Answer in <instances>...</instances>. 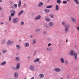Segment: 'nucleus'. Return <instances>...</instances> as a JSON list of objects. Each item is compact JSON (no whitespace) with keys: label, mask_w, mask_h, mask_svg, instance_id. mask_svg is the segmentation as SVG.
<instances>
[{"label":"nucleus","mask_w":79,"mask_h":79,"mask_svg":"<svg viewBox=\"0 0 79 79\" xmlns=\"http://www.w3.org/2000/svg\"><path fill=\"white\" fill-rule=\"evenodd\" d=\"M39 60H40L39 59V58L36 59L35 60L33 61V62L34 63H37V62H39Z\"/></svg>","instance_id":"13"},{"label":"nucleus","mask_w":79,"mask_h":79,"mask_svg":"<svg viewBox=\"0 0 79 79\" xmlns=\"http://www.w3.org/2000/svg\"><path fill=\"white\" fill-rule=\"evenodd\" d=\"M0 55H1V53L0 52Z\"/></svg>","instance_id":"57"},{"label":"nucleus","mask_w":79,"mask_h":79,"mask_svg":"<svg viewBox=\"0 0 79 79\" xmlns=\"http://www.w3.org/2000/svg\"><path fill=\"white\" fill-rule=\"evenodd\" d=\"M18 77V73L16 72L14 74V77L15 79H17Z\"/></svg>","instance_id":"6"},{"label":"nucleus","mask_w":79,"mask_h":79,"mask_svg":"<svg viewBox=\"0 0 79 79\" xmlns=\"http://www.w3.org/2000/svg\"><path fill=\"white\" fill-rule=\"evenodd\" d=\"M11 20V16H9V21H10Z\"/></svg>","instance_id":"40"},{"label":"nucleus","mask_w":79,"mask_h":79,"mask_svg":"<svg viewBox=\"0 0 79 79\" xmlns=\"http://www.w3.org/2000/svg\"><path fill=\"white\" fill-rule=\"evenodd\" d=\"M2 10V7H0V10Z\"/></svg>","instance_id":"49"},{"label":"nucleus","mask_w":79,"mask_h":79,"mask_svg":"<svg viewBox=\"0 0 79 79\" xmlns=\"http://www.w3.org/2000/svg\"><path fill=\"white\" fill-rule=\"evenodd\" d=\"M15 60H16L17 61H19V58L18 57H16L15 58Z\"/></svg>","instance_id":"33"},{"label":"nucleus","mask_w":79,"mask_h":79,"mask_svg":"<svg viewBox=\"0 0 79 79\" xmlns=\"http://www.w3.org/2000/svg\"><path fill=\"white\" fill-rule=\"evenodd\" d=\"M55 10L56 11H58L59 10V6L58 5H56Z\"/></svg>","instance_id":"10"},{"label":"nucleus","mask_w":79,"mask_h":79,"mask_svg":"<svg viewBox=\"0 0 79 79\" xmlns=\"http://www.w3.org/2000/svg\"><path fill=\"white\" fill-rule=\"evenodd\" d=\"M76 53H77L76 52H75L74 51L72 50L70 51L69 55H71V56H74Z\"/></svg>","instance_id":"3"},{"label":"nucleus","mask_w":79,"mask_h":79,"mask_svg":"<svg viewBox=\"0 0 79 79\" xmlns=\"http://www.w3.org/2000/svg\"><path fill=\"white\" fill-rule=\"evenodd\" d=\"M44 11L45 13H49L50 12V10L48 9H46L44 10Z\"/></svg>","instance_id":"21"},{"label":"nucleus","mask_w":79,"mask_h":79,"mask_svg":"<svg viewBox=\"0 0 79 79\" xmlns=\"http://www.w3.org/2000/svg\"><path fill=\"white\" fill-rule=\"evenodd\" d=\"M39 76L40 78H42L44 77V75L43 74H40L39 75Z\"/></svg>","instance_id":"14"},{"label":"nucleus","mask_w":79,"mask_h":79,"mask_svg":"<svg viewBox=\"0 0 79 79\" xmlns=\"http://www.w3.org/2000/svg\"><path fill=\"white\" fill-rule=\"evenodd\" d=\"M19 68H20V64L18 63L17 64V66L16 67V69H19Z\"/></svg>","instance_id":"11"},{"label":"nucleus","mask_w":79,"mask_h":79,"mask_svg":"<svg viewBox=\"0 0 79 79\" xmlns=\"http://www.w3.org/2000/svg\"><path fill=\"white\" fill-rule=\"evenodd\" d=\"M13 41H12L11 42V41L10 40H8L6 42V45L8 46H9L10 45H12L13 44Z\"/></svg>","instance_id":"5"},{"label":"nucleus","mask_w":79,"mask_h":79,"mask_svg":"<svg viewBox=\"0 0 79 79\" xmlns=\"http://www.w3.org/2000/svg\"><path fill=\"white\" fill-rule=\"evenodd\" d=\"M50 0H48L47 2H50Z\"/></svg>","instance_id":"54"},{"label":"nucleus","mask_w":79,"mask_h":79,"mask_svg":"<svg viewBox=\"0 0 79 79\" xmlns=\"http://www.w3.org/2000/svg\"><path fill=\"white\" fill-rule=\"evenodd\" d=\"M62 25H64V26L65 25H66V24H66V23H65V22H63L62 23Z\"/></svg>","instance_id":"35"},{"label":"nucleus","mask_w":79,"mask_h":79,"mask_svg":"<svg viewBox=\"0 0 79 79\" xmlns=\"http://www.w3.org/2000/svg\"><path fill=\"white\" fill-rule=\"evenodd\" d=\"M33 42L32 43V44H35L36 43V41L35 40H34L33 41Z\"/></svg>","instance_id":"30"},{"label":"nucleus","mask_w":79,"mask_h":79,"mask_svg":"<svg viewBox=\"0 0 79 79\" xmlns=\"http://www.w3.org/2000/svg\"><path fill=\"white\" fill-rule=\"evenodd\" d=\"M43 5H44V3H43V2H41L39 3L38 6H42Z\"/></svg>","instance_id":"15"},{"label":"nucleus","mask_w":79,"mask_h":79,"mask_svg":"<svg viewBox=\"0 0 79 79\" xmlns=\"http://www.w3.org/2000/svg\"><path fill=\"white\" fill-rule=\"evenodd\" d=\"M33 37V35H31L30 36L31 38H32Z\"/></svg>","instance_id":"48"},{"label":"nucleus","mask_w":79,"mask_h":79,"mask_svg":"<svg viewBox=\"0 0 79 79\" xmlns=\"http://www.w3.org/2000/svg\"><path fill=\"white\" fill-rule=\"evenodd\" d=\"M21 1L19 0V1L18 7H20L21 6Z\"/></svg>","instance_id":"18"},{"label":"nucleus","mask_w":79,"mask_h":79,"mask_svg":"<svg viewBox=\"0 0 79 79\" xmlns=\"http://www.w3.org/2000/svg\"><path fill=\"white\" fill-rule=\"evenodd\" d=\"M65 27L64 31L65 33H68L69 31V24H66L64 25Z\"/></svg>","instance_id":"1"},{"label":"nucleus","mask_w":79,"mask_h":79,"mask_svg":"<svg viewBox=\"0 0 79 79\" xmlns=\"http://www.w3.org/2000/svg\"><path fill=\"white\" fill-rule=\"evenodd\" d=\"M16 48H17V49L18 50H20V49L21 48V46H20V45H16Z\"/></svg>","instance_id":"16"},{"label":"nucleus","mask_w":79,"mask_h":79,"mask_svg":"<svg viewBox=\"0 0 79 79\" xmlns=\"http://www.w3.org/2000/svg\"><path fill=\"white\" fill-rule=\"evenodd\" d=\"M6 42V40H3L1 42V44L2 45H3V44H5Z\"/></svg>","instance_id":"26"},{"label":"nucleus","mask_w":79,"mask_h":79,"mask_svg":"<svg viewBox=\"0 0 79 79\" xmlns=\"http://www.w3.org/2000/svg\"><path fill=\"white\" fill-rule=\"evenodd\" d=\"M29 69L30 70L32 71H35V67H34V66L32 65H31L30 66Z\"/></svg>","instance_id":"2"},{"label":"nucleus","mask_w":79,"mask_h":79,"mask_svg":"<svg viewBox=\"0 0 79 79\" xmlns=\"http://www.w3.org/2000/svg\"><path fill=\"white\" fill-rule=\"evenodd\" d=\"M29 45V44L28 43H25L24 46L25 47H28Z\"/></svg>","instance_id":"12"},{"label":"nucleus","mask_w":79,"mask_h":79,"mask_svg":"<svg viewBox=\"0 0 79 79\" xmlns=\"http://www.w3.org/2000/svg\"><path fill=\"white\" fill-rule=\"evenodd\" d=\"M1 2H2V0H0V3H1Z\"/></svg>","instance_id":"52"},{"label":"nucleus","mask_w":79,"mask_h":79,"mask_svg":"<svg viewBox=\"0 0 79 79\" xmlns=\"http://www.w3.org/2000/svg\"><path fill=\"white\" fill-rule=\"evenodd\" d=\"M53 7V6L50 5L48 6H47L46 7V8H52Z\"/></svg>","instance_id":"28"},{"label":"nucleus","mask_w":79,"mask_h":79,"mask_svg":"<svg viewBox=\"0 0 79 79\" xmlns=\"http://www.w3.org/2000/svg\"><path fill=\"white\" fill-rule=\"evenodd\" d=\"M23 12H24V11L23 10H21L20 11V12L18 14V16H19L21 15L23 13Z\"/></svg>","instance_id":"22"},{"label":"nucleus","mask_w":79,"mask_h":79,"mask_svg":"<svg viewBox=\"0 0 79 79\" xmlns=\"http://www.w3.org/2000/svg\"><path fill=\"white\" fill-rule=\"evenodd\" d=\"M74 2L77 4V5H79V3L78 1L77 0H74Z\"/></svg>","instance_id":"32"},{"label":"nucleus","mask_w":79,"mask_h":79,"mask_svg":"<svg viewBox=\"0 0 79 79\" xmlns=\"http://www.w3.org/2000/svg\"><path fill=\"white\" fill-rule=\"evenodd\" d=\"M68 64V62L67 60H65V65H67V64Z\"/></svg>","instance_id":"34"},{"label":"nucleus","mask_w":79,"mask_h":79,"mask_svg":"<svg viewBox=\"0 0 79 79\" xmlns=\"http://www.w3.org/2000/svg\"><path fill=\"white\" fill-rule=\"evenodd\" d=\"M54 71L56 72H60L61 69L59 68H56L54 69Z\"/></svg>","instance_id":"7"},{"label":"nucleus","mask_w":79,"mask_h":79,"mask_svg":"<svg viewBox=\"0 0 79 79\" xmlns=\"http://www.w3.org/2000/svg\"><path fill=\"white\" fill-rule=\"evenodd\" d=\"M51 45H52V44H51V43H49L48 44V47H50Z\"/></svg>","instance_id":"44"},{"label":"nucleus","mask_w":79,"mask_h":79,"mask_svg":"<svg viewBox=\"0 0 79 79\" xmlns=\"http://www.w3.org/2000/svg\"><path fill=\"white\" fill-rule=\"evenodd\" d=\"M35 31L36 32H39V31H40V29H35Z\"/></svg>","instance_id":"38"},{"label":"nucleus","mask_w":79,"mask_h":79,"mask_svg":"<svg viewBox=\"0 0 79 79\" xmlns=\"http://www.w3.org/2000/svg\"><path fill=\"white\" fill-rule=\"evenodd\" d=\"M71 19L74 23H76L77 21L76 19H74L73 17H71Z\"/></svg>","instance_id":"8"},{"label":"nucleus","mask_w":79,"mask_h":79,"mask_svg":"<svg viewBox=\"0 0 79 79\" xmlns=\"http://www.w3.org/2000/svg\"><path fill=\"white\" fill-rule=\"evenodd\" d=\"M46 50L48 52H50V51H51L52 50V49L50 48H46Z\"/></svg>","instance_id":"29"},{"label":"nucleus","mask_w":79,"mask_h":79,"mask_svg":"<svg viewBox=\"0 0 79 79\" xmlns=\"http://www.w3.org/2000/svg\"><path fill=\"white\" fill-rule=\"evenodd\" d=\"M30 56H29L28 57H27V58L28 59H29V58H30Z\"/></svg>","instance_id":"51"},{"label":"nucleus","mask_w":79,"mask_h":79,"mask_svg":"<svg viewBox=\"0 0 79 79\" xmlns=\"http://www.w3.org/2000/svg\"><path fill=\"white\" fill-rule=\"evenodd\" d=\"M10 5H12L13 4V2L10 1Z\"/></svg>","instance_id":"45"},{"label":"nucleus","mask_w":79,"mask_h":79,"mask_svg":"<svg viewBox=\"0 0 79 79\" xmlns=\"http://www.w3.org/2000/svg\"><path fill=\"white\" fill-rule=\"evenodd\" d=\"M24 79H27L26 78H25Z\"/></svg>","instance_id":"59"},{"label":"nucleus","mask_w":79,"mask_h":79,"mask_svg":"<svg viewBox=\"0 0 79 79\" xmlns=\"http://www.w3.org/2000/svg\"><path fill=\"white\" fill-rule=\"evenodd\" d=\"M63 3L64 4H66L67 3V2L66 1H63Z\"/></svg>","instance_id":"39"},{"label":"nucleus","mask_w":79,"mask_h":79,"mask_svg":"<svg viewBox=\"0 0 79 79\" xmlns=\"http://www.w3.org/2000/svg\"><path fill=\"white\" fill-rule=\"evenodd\" d=\"M24 24V22H22L20 24L21 25H23V24Z\"/></svg>","instance_id":"41"},{"label":"nucleus","mask_w":79,"mask_h":79,"mask_svg":"<svg viewBox=\"0 0 79 79\" xmlns=\"http://www.w3.org/2000/svg\"><path fill=\"white\" fill-rule=\"evenodd\" d=\"M13 11L14 12L13 13H12L10 15V16H11V17H13V16L14 15H15V11Z\"/></svg>","instance_id":"27"},{"label":"nucleus","mask_w":79,"mask_h":79,"mask_svg":"<svg viewBox=\"0 0 79 79\" xmlns=\"http://www.w3.org/2000/svg\"><path fill=\"white\" fill-rule=\"evenodd\" d=\"M4 24L3 22H1V23H0V24Z\"/></svg>","instance_id":"46"},{"label":"nucleus","mask_w":79,"mask_h":79,"mask_svg":"<svg viewBox=\"0 0 79 79\" xmlns=\"http://www.w3.org/2000/svg\"><path fill=\"white\" fill-rule=\"evenodd\" d=\"M43 34H44V35L45 34H47V31H44L43 33Z\"/></svg>","instance_id":"42"},{"label":"nucleus","mask_w":79,"mask_h":79,"mask_svg":"<svg viewBox=\"0 0 79 79\" xmlns=\"http://www.w3.org/2000/svg\"><path fill=\"white\" fill-rule=\"evenodd\" d=\"M7 51H6V50H3V51H2V53H6V52H7Z\"/></svg>","instance_id":"36"},{"label":"nucleus","mask_w":79,"mask_h":79,"mask_svg":"<svg viewBox=\"0 0 79 79\" xmlns=\"http://www.w3.org/2000/svg\"><path fill=\"white\" fill-rule=\"evenodd\" d=\"M66 42H68V39H67L66 40Z\"/></svg>","instance_id":"56"},{"label":"nucleus","mask_w":79,"mask_h":79,"mask_svg":"<svg viewBox=\"0 0 79 79\" xmlns=\"http://www.w3.org/2000/svg\"><path fill=\"white\" fill-rule=\"evenodd\" d=\"M26 3H25L24 4V6H26Z\"/></svg>","instance_id":"47"},{"label":"nucleus","mask_w":79,"mask_h":79,"mask_svg":"<svg viewBox=\"0 0 79 79\" xmlns=\"http://www.w3.org/2000/svg\"><path fill=\"white\" fill-rule=\"evenodd\" d=\"M60 60L62 63H64V58H61L60 59Z\"/></svg>","instance_id":"9"},{"label":"nucleus","mask_w":79,"mask_h":79,"mask_svg":"<svg viewBox=\"0 0 79 79\" xmlns=\"http://www.w3.org/2000/svg\"><path fill=\"white\" fill-rule=\"evenodd\" d=\"M14 6L15 8H17V6H18V5L16 4H15L14 5Z\"/></svg>","instance_id":"37"},{"label":"nucleus","mask_w":79,"mask_h":79,"mask_svg":"<svg viewBox=\"0 0 79 79\" xmlns=\"http://www.w3.org/2000/svg\"><path fill=\"white\" fill-rule=\"evenodd\" d=\"M6 62L5 61H3L0 64L1 66H2V65H5L6 64Z\"/></svg>","instance_id":"23"},{"label":"nucleus","mask_w":79,"mask_h":79,"mask_svg":"<svg viewBox=\"0 0 79 79\" xmlns=\"http://www.w3.org/2000/svg\"><path fill=\"white\" fill-rule=\"evenodd\" d=\"M31 79H34V77H31Z\"/></svg>","instance_id":"53"},{"label":"nucleus","mask_w":79,"mask_h":79,"mask_svg":"<svg viewBox=\"0 0 79 79\" xmlns=\"http://www.w3.org/2000/svg\"><path fill=\"white\" fill-rule=\"evenodd\" d=\"M40 19V15H39L38 16L36 17L35 18V19L36 20H37L38 19Z\"/></svg>","instance_id":"20"},{"label":"nucleus","mask_w":79,"mask_h":79,"mask_svg":"<svg viewBox=\"0 0 79 79\" xmlns=\"http://www.w3.org/2000/svg\"><path fill=\"white\" fill-rule=\"evenodd\" d=\"M48 24L50 26H53V23L52 22H50Z\"/></svg>","instance_id":"19"},{"label":"nucleus","mask_w":79,"mask_h":79,"mask_svg":"<svg viewBox=\"0 0 79 79\" xmlns=\"http://www.w3.org/2000/svg\"><path fill=\"white\" fill-rule=\"evenodd\" d=\"M60 79H63V78H60Z\"/></svg>","instance_id":"58"},{"label":"nucleus","mask_w":79,"mask_h":79,"mask_svg":"<svg viewBox=\"0 0 79 79\" xmlns=\"http://www.w3.org/2000/svg\"><path fill=\"white\" fill-rule=\"evenodd\" d=\"M11 8H13V6H11Z\"/></svg>","instance_id":"55"},{"label":"nucleus","mask_w":79,"mask_h":79,"mask_svg":"<svg viewBox=\"0 0 79 79\" xmlns=\"http://www.w3.org/2000/svg\"><path fill=\"white\" fill-rule=\"evenodd\" d=\"M45 19V20H46V21L48 22L50 21V19L48 17H47V18H46Z\"/></svg>","instance_id":"25"},{"label":"nucleus","mask_w":79,"mask_h":79,"mask_svg":"<svg viewBox=\"0 0 79 79\" xmlns=\"http://www.w3.org/2000/svg\"><path fill=\"white\" fill-rule=\"evenodd\" d=\"M50 17H51V18H55V16L53 14H50L49 15Z\"/></svg>","instance_id":"24"},{"label":"nucleus","mask_w":79,"mask_h":79,"mask_svg":"<svg viewBox=\"0 0 79 79\" xmlns=\"http://www.w3.org/2000/svg\"><path fill=\"white\" fill-rule=\"evenodd\" d=\"M67 2H70V0H66Z\"/></svg>","instance_id":"50"},{"label":"nucleus","mask_w":79,"mask_h":79,"mask_svg":"<svg viewBox=\"0 0 79 79\" xmlns=\"http://www.w3.org/2000/svg\"><path fill=\"white\" fill-rule=\"evenodd\" d=\"M74 58L75 60H77V53H75V55H74Z\"/></svg>","instance_id":"17"},{"label":"nucleus","mask_w":79,"mask_h":79,"mask_svg":"<svg viewBox=\"0 0 79 79\" xmlns=\"http://www.w3.org/2000/svg\"><path fill=\"white\" fill-rule=\"evenodd\" d=\"M76 28L77 30L78 31H79V27H77Z\"/></svg>","instance_id":"43"},{"label":"nucleus","mask_w":79,"mask_h":79,"mask_svg":"<svg viewBox=\"0 0 79 79\" xmlns=\"http://www.w3.org/2000/svg\"><path fill=\"white\" fill-rule=\"evenodd\" d=\"M57 3L58 4H60L61 3V0H57Z\"/></svg>","instance_id":"31"},{"label":"nucleus","mask_w":79,"mask_h":79,"mask_svg":"<svg viewBox=\"0 0 79 79\" xmlns=\"http://www.w3.org/2000/svg\"><path fill=\"white\" fill-rule=\"evenodd\" d=\"M13 23H17L18 22V19L17 18H14L12 20Z\"/></svg>","instance_id":"4"}]
</instances>
